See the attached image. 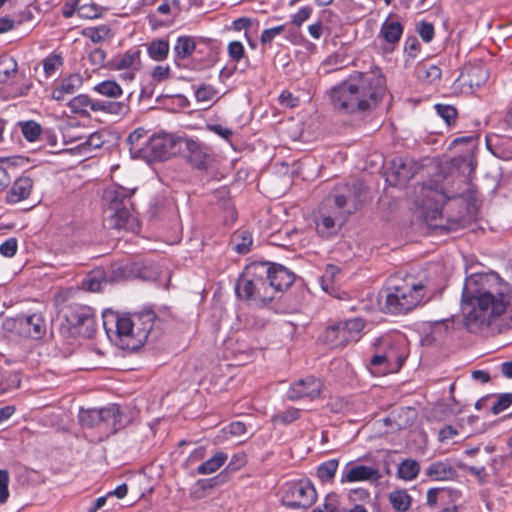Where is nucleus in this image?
<instances>
[{
  "label": "nucleus",
  "instance_id": "f257e3e1",
  "mask_svg": "<svg viewBox=\"0 0 512 512\" xmlns=\"http://www.w3.org/2000/svg\"><path fill=\"white\" fill-rule=\"evenodd\" d=\"M461 309L466 328L482 330L504 313L512 317V287L488 275H472L463 286Z\"/></svg>",
  "mask_w": 512,
  "mask_h": 512
},
{
  "label": "nucleus",
  "instance_id": "f03ea898",
  "mask_svg": "<svg viewBox=\"0 0 512 512\" xmlns=\"http://www.w3.org/2000/svg\"><path fill=\"white\" fill-rule=\"evenodd\" d=\"M386 93V81L380 72H355L330 90L336 111L346 115L372 111Z\"/></svg>",
  "mask_w": 512,
  "mask_h": 512
},
{
  "label": "nucleus",
  "instance_id": "7ed1b4c3",
  "mask_svg": "<svg viewBox=\"0 0 512 512\" xmlns=\"http://www.w3.org/2000/svg\"><path fill=\"white\" fill-rule=\"evenodd\" d=\"M162 321L152 310L119 315L108 313L103 316V326L108 338L121 349L136 351L149 338L156 340L160 336Z\"/></svg>",
  "mask_w": 512,
  "mask_h": 512
},
{
  "label": "nucleus",
  "instance_id": "20e7f679",
  "mask_svg": "<svg viewBox=\"0 0 512 512\" xmlns=\"http://www.w3.org/2000/svg\"><path fill=\"white\" fill-rule=\"evenodd\" d=\"M428 291L426 282L417 281L411 275H406L404 278L391 276L383 290L384 309L387 313L394 315L406 314L423 303Z\"/></svg>",
  "mask_w": 512,
  "mask_h": 512
},
{
  "label": "nucleus",
  "instance_id": "39448f33",
  "mask_svg": "<svg viewBox=\"0 0 512 512\" xmlns=\"http://www.w3.org/2000/svg\"><path fill=\"white\" fill-rule=\"evenodd\" d=\"M268 271L267 262L248 264L237 280L235 291L238 298L254 305L267 304L272 301Z\"/></svg>",
  "mask_w": 512,
  "mask_h": 512
},
{
  "label": "nucleus",
  "instance_id": "423d86ee",
  "mask_svg": "<svg viewBox=\"0 0 512 512\" xmlns=\"http://www.w3.org/2000/svg\"><path fill=\"white\" fill-rule=\"evenodd\" d=\"M132 190L112 185L104 191L103 201L109 228L129 229L134 221Z\"/></svg>",
  "mask_w": 512,
  "mask_h": 512
},
{
  "label": "nucleus",
  "instance_id": "0eeeda50",
  "mask_svg": "<svg viewBox=\"0 0 512 512\" xmlns=\"http://www.w3.org/2000/svg\"><path fill=\"white\" fill-rule=\"evenodd\" d=\"M132 93L121 101L97 100L86 94H79L67 102V106L74 114L86 117L90 112H103L120 117L126 116L130 112V98Z\"/></svg>",
  "mask_w": 512,
  "mask_h": 512
},
{
  "label": "nucleus",
  "instance_id": "6e6552de",
  "mask_svg": "<svg viewBox=\"0 0 512 512\" xmlns=\"http://www.w3.org/2000/svg\"><path fill=\"white\" fill-rule=\"evenodd\" d=\"M317 498L313 484L307 479L287 482L283 486L281 502L290 509H307Z\"/></svg>",
  "mask_w": 512,
  "mask_h": 512
},
{
  "label": "nucleus",
  "instance_id": "1a4fd4ad",
  "mask_svg": "<svg viewBox=\"0 0 512 512\" xmlns=\"http://www.w3.org/2000/svg\"><path fill=\"white\" fill-rule=\"evenodd\" d=\"M3 328L16 336L35 340L41 339L46 333L45 319L40 313L6 318Z\"/></svg>",
  "mask_w": 512,
  "mask_h": 512
},
{
  "label": "nucleus",
  "instance_id": "9d476101",
  "mask_svg": "<svg viewBox=\"0 0 512 512\" xmlns=\"http://www.w3.org/2000/svg\"><path fill=\"white\" fill-rule=\"evenodd\" d=\"M182 141L169 133L153 134L139 153L149 161H164L176 154V145Z\"/></svg>",
  "mask_w": 512,
  "mask_h": 512
},
{
  "label": "nucleus",
  "instance_id": "9b49d317",
  "mask_svg": "<svg viewBox=\"0 0 512 512\" xmlns=\"http://www.w3.org/2000/svg\"><path fill=\"white\" fill-rule=\"evenodd\" d=\"M364 326L361 318L339 321L326 329L325 341L333 347L345 346L360 338Z\"/></svg>",
  "mask_w": 512,
  "mask_h": 512
},
{
  "label": "nucleus",
  "instance_id": "f8f14e48",
  "mask_svg": "<svg viewBox=\"0 0 512 512\" xmlns=\"http://www.w3.org/2000/svg\"><path fill=\"white\" fill-rule=\"evenodd\" d=\"M373 346L383 349V353L391 367V371L399 370L407 358V349L402 339L389 336L377 338Z\"/></svg>",
  "mask_w": 512,
  "mask_h": 512
},
{
  "label": "nucleus",
  "instance_id": "ddd939ff",
  "mask_svg": "<svg viewBox=\"0 0 512 512\" xmlns=\"http://www.w3.org/2000/svg\"><path fill=\"white\" fill-rule=\"evenodd\" d=\"M323 383L319 378L307 376L293 382L287 392V397L291 401L301 399L314 400L321 397Z\"/></svg>",
  "mask_w": 512,
  "mask_h": 512
},
{
  "label": "nucleus",
  "instance_id": "4468645a",
  "mask_svg": "<svg viewBox=\"0 0 512 512\" xmlns=\"http://www.w3.org/2000/svg\"><path fill=\"white\" fill-rule=\"evenodd\" d=\"M420 165L410 157H395L392 159L389 167L388 178L393 185H405L412 179Z\"/></svg>",
  "mask_w": 512,
  "mask_h": 512
},
{
  "label": "nucleus",
  "instance_id": "2eb2a0df",
  "mask_svg": "<svg viewBox=\"0 0 512 512\" xmlns=\"http://www.w3.org/2000/svg\"><path fill=\"white\" fill-rule=\"evenodd\" d=\"M102 433L112 435L125 428L131 421L130 416L118 404L102 407Z\"/></svg>",
  "mask_w": 512,
  "mask_h": 512
},
{
  "label": "nucleus",
  "instance_id": "dca6fc26",
  "mask_svg": "<svg viewBox=\"0 0 512 512\" xmlns=\"http://www.w3.org/2000/svg\"><path fill=\"white\" fill-rule=\"evenodd\" d=\"M183 140L189 164L198 170H207L213 160L210 148L198 140L190 138Z\"/></svg>",
  "mask_w": 512,
  "mask_h": 512
},
{
  "label": "nucleus",
  "instance_id": "f3484780",
  "mask_svg": "<svg viewBox=\"0 0 512 512\" xmlns=\"http://www.w3.org/2000/svg\"><path fill=\"white\" fill-rule=\"evenodd\" d=\"M66 319L71 328L75 329V333L79 335L90 337L95 331V320L87 307L71 309Z\"/></svg>",
  "mask_w": 512,
  "mask_h": 512
},
{
  "label": "nucleus",
  "instance_id": "a211bd4d",
  "mask_svg": "<svg viewBox=\"0 0 512 512\" xmlns=\"http://www.w3.org/2000/svg\"><path fill=\"white\" fill-rule=\"evenodd\" d=\"M267 267L269 268L268 284L272 288V297L274 299L277 292H281L293 284L295 275L289 269L279 264L267 262Z\"/></svg>",
  "mask_w": 512,
  "mask_h": 512
},
{
  "label": "nucleus",
  "instance_id": "6ab92c4d",
  "mask_svg": "<svg viewBox=\"0 0 512 512\" xmlns=\"http://www.w3.org/2000/svg\"><path fill=\"white\" fill-rule=\"evenodd\" d=\"M403 25L396 20L391 19V15L382 23L378 38L386 44L385 51L391 52L395 45L400 41L403 34Z\"/></svg>",
  "mask_w": 512,
  "mask_h": 512
},
{
  "label": "nucleus",
  "instance_id": "aec40b11",
  "mask_svg": "<svg viewBox=\"0 0 512 512\" xmlns=\"http://www.w3.org/2000/svg\"><path fill=\"white\" fill-rule=\"evenodd\" d=\"M83 85V78L79 73H72L64 77L53 88L51 97L56 101H65L67 97L73 95Z\"/></svg>",
  "mask_w": 512,
  "mask_h": 512
},
{
  "label": "nucleus",
  "instance_id": "412c9836",
  "mask_svg": "<svg viewBox=\"0 0 512 512\" xmlns=\"http://www.w3.org/2000/svg\"><path fill=\"white\" fill-rule=\"evenodd\" d=\"M488 79V71L482 64L465 65L458 80L471 89L479 88Z\"/></svg>",
  "mask_w": 512,
  "mask_h": 512
},
{
  "label": "nucleus",
  "instance_id": "4be33fe9",
  "mask_svg": "<svg viewBox=\"0 0 512 512\" xmlns=\"http://www.w3.org/2000/svg\"><path fill=\"white\" fill-rule=\"evenodd\" d=\"M33 188V180L26 175L18 177L7 191L5 201L8 204H16L26 200Z\"/></svg>",
  "mask_w": 512,
  "mask_h": 512
},
{
  "label": "nucleus",
  "instance_id": "5701e85b",
  "mask_svg": "<svg viewBox=\"0 0 512 512\" xmlns=\"http://www.w3.org/2000/svg\"><path fill=\"white\" fill-rule=\"evenodd\" d=\"M379 477V471L376 468L358 465L349 467L347 465L342 473L341 482H357L366 481L371 479H377Z\"/></svg>",
  "mask_w": 512,
  "mask_h": 512
},
{
  "label": "nucleus",
  "instance_id": "b1692460",
  "mask_svg": "<svg viewBox=\"0 0 512 512\" xmlns=\"http://www.w3.org/2000/svg\"><path fill=\"white\" fill-rule=\"evenodd\" d=\"M362 189V183L361 182H355L352 185V189L349 190L348 195H335L334 196V204L338 209H343L345 207H348L347 213L351 214L355 210H357L358 205L360 203V192Z\"/></svg>",
  "mask_w": 512,
  "mask_h": 512
},
{
  "label": "nucleus",
  "instance_id": "393cba45",
  "mask_svg": "<svg viewBox=\"0 0 512 512\" xmlns=\"http://www.w3.org/2000/svg\"><path fill=\"white\" fill-rule=\"evenodd\" d=\"M140 64V51L128 50L117 55L111 61L110 67L115 70H138Z\"/></svg>",
  "mask_w": 512,
  "mask_h": 512
},
{
  "label": "nucleus",
  "instance_id": "a878e982",
  "mask_svg": "<svg viewBox=\"0 0 512 512\" xmlns=\"http://www.w3.org/2000/svg\"><path fill=\"white\" fill-rule=\"evenodd\" d=\"M425 475L433 481H446L453 479L456 471L449 463L436 461L426 468Z\"/></svg>",
  "mask_w": 512,
  "mask_h": 512
},
{
  "label": "nucleus",
  "instance_id": "bb28decb",
  "mask_svg": "<svg viewBox=\"0 0 512 512\" xmlns=\"http://www.w3.org/2000/svg\"><path fill=\"white\" fill-rule=\"evenodd\" d=\"M459 496V492L451 488H430L426 496L427 505L430 507L437 504L444 505L448 500L456 501Z\"/></svg>",
  "mask_w": 512,
  "mask_h": 512
},
{
  "label": "nucleus",
  "instance_id": "cd10ccee",
  "mask_svg": "<svg viewBox=\"0 0 512 512\" xmlns=\"http://www.w3.org/2000/svg\"><path fill=\"white\" fill-rule=\"evenodd\" d=\"M252 243V234L246 229H239L232 234L229 245L233 251L246 254L250 251Z\"/></svg>",
  "mask_w": 512,
  "mask_h": 512
},
{
  "label": "nucleus",
  "instance_id": "c85d7f7f",
  "mask_svg": "<svg viewBox=\"0 0 512 512\" xmlns=\"http://www.w3.org/2000/svg\"><path fill=\"white\" fill-rule=\"evenodd\" d=\"M78 418L82 427L97 428L102 432V408L80 409Z\"/></svg>",
  "mask_w": 512,
  "mask_h": 512
},
{
  "label": "nucleus",
  "instance_id": "c756f323",
  "mask_svg": "<svg viewBox=\"0 0 512 512\" xmlns=\"http://www.w3.org/2000/svg\"><path fill=\"white\" fill-rule=\"evenodd\" d=\"M442 210L438 207L425 211L424 220L431 228L442 229L446 232L456 230L459 223L453 221L452 223L445 225L442 223Z\"/></svg>",
  "mask_w": 512,
  "mask_h": 512
},
{
  "label": "nucleus",
  "instance_id": "7c9ffc66",
  "mask_svg": "<svg viewBox=\"0 0 512 512\" xmlns=\"http://www.w3.org/2000/svg\"><path fill=\"white\" fill-rule=\"evenodd\" d=\"M93 90L112 101H117L116 99L121 98L123 95L121 86L114 80L102 81L95 85Z\"/></svg>",
  "mask_w": 512,
  "mask_h": 512
},
{
  "label": "nucleus",
  "instance_id": "2f4dec72",
  "mask_svg": "<svg viewBox=\"0 0 512 512\" xmlns=\"http://www.w3.org/2000/svg\"><path fill=\"white\" fill-rule=\"evenodd\" d=\"M20 383L21 378L17 371L0 366V394L18 388Z\"/></svg>",
  "mask_w": 512,
  "mask_h": 512
},
{
  "label": "nucleus",
  "instance_id": "473e14b6",
  "mask_svg": "<svg viewBox=\"0 0 512 512\" xmlns=\"http://www.w3.org/2000/svg\"><path fill=\"white\" fill-rule=\"evenodd\" d=\"M81 33L84 37L90 39L95 44L102 43L113 37L112 30L108 25L86 27Z\"/></svg>",
  "mask_w": 512,
  "mask_h": 512
},
{
  "label": "nucleus",
  "instance_id": "72a5a7b5",
  "mask_svg": "<svg viewBox=\"0 0 512 512\" xmlns=\"http://www.w3.org/2000/svg\"><path fill=\"white\" fill-rule=\"evenodd\" d=\"M227 459V454L219 451L213 457L201 463L197 467V473L200 475L212 474L222 467Z\"/></svg>",
  "mask_w": 512,
  "mask_h": 512
},
{
  "label": "nucleus",
  "instance_id": "f704fd0d",
  "mask_svg": "<svg viewBox=\"0 0 512 512\" xmlns=\"http://www.w3.org/2000/svg\"><path fill=\"white\" fill-rule=\"evenodd\" d=\"M196 43L191 36H180L174 46V53L177 58L186 59L195 51Z\"/></svg>",
  "mask_w": 512,
  "mask_h": 512
},
{
  "label": "nucleus",
  "instance_id": "c9c22d12",
  "mask_svg": "<svg viewBox=\"0 0 512 512\" xmlns=\"http://www.w3.org/2000/svg\"><path fill=\"white\" fill-rule=\"evenodd\" d=\"M420 471V464L414 459H405L398 466V476L403 480L415 479Z\"/></svg>",
  "mask_w": 512,
  "mask_h": 512
},
{
  "label": "nucleus",
  "instance_id": "e433bc0d",
  "mask_svg": "<svg viewBox=\"0 0 512 512\" xmlns=\"http://www.w3.org/2000/svg\"><path fill=\"white\" fill-rule=\"evenodd\" d=\"M169 42L163 39L153 40L148 46V54L155 61H162L169 53Z\"/></svg>",
  "mask_w": 512,
  "mask_h": 512
},
{
  "label": "nucleus",
  "instance_id": "4c0bfd02",
  "mask_svg": "<svg viewBox=\"0 0 512 512\" xmlns=\"http://www.w3.org/2000/svg\"><path fill=\"white\" fill-rule=\"evenodd\" d=\"M15 168V162L10 157H0V192L4 191L11 183V171Z\"/></svg>",
  "mask_w": 512,
  "mask_h": 512
},
{
  "label": "nucleus",
  "instance_id": "58836bf2",
  "mask_svg": "<svg viewBox=\"0 0 512 512\" xmlns=\"http://www.w3.org/2000/svg\"><path fill=\"white\" fill-rule=\"evenodd\" d=\"M389 501L393 507L398 512H405L409 509L411 505V497L404 490H396L390 493Z\"/></svg>",
  "mask_w": 512,
  "mask_h": 512
},
{
  "label": "nucleus",
  "instance_id": "ea45409f",
  "mask_svg": "<svg viewBox=\"0 0 512 512\" xmlns=\"http://www.w3.org/2000/svg\"><path fill=\"white\" fill-rule=\"evenodd\" d=\"M339 461L337 459H330L321 463L317 468V476L321 482H331L338 469Z\"/></svg>",
  "mask_w": 512,
  "mask_h": 512
},
{
  "label": "nucleus",
  "instance_id": "a19ab883",
  "mask_svg": "<svg viewBox=\"0 0 512 512\" xmlns=\"http://www.w3.org/2000/svg\"><path fill=\"white\" fill-rule=\"evenodd\" d=\"M441 69L434 64H421L418 68L419 78L425 80L428 83H434L441 79Z\"/></svg>",
  "mask_w": 512,
  "mask_h": 512
},
{
  "label": "nucleus",
  "instance_id": "79ce46f5",
  "mask_svg": "<svg viewBox=\"0 0 512 512\" xmlns=\"http://www.w3.org/2000/svg\"><path fill=\"white\" fill-rule=\"evenodd\" d=\"M376 348L377 352L372 356L369 363L372 373L382 374L387 371H391V367L388 365V361L386 360L383 351H381V348Z\"/></svg>",
  "mask_w": 512,
  "mask_h": 512
},
{
  "label": "nucleus",
  "instance_id": "37998d69",
  "mask_svg": "<svg viewBox=\"0 0 512 512\" xmlns=\"http://www.w3.org/2000/svg\"><path fill=\"white\" fill-rule=\"evenodd\" d=\"M19 126L24 138L29 142L36 141L42 131L40 124L33 120L20 122Z\"/></svg>",
  "mask_w": 512,
  "mask_h": 512
},
{
  "label": "nucleus",
  "instance_id": "c03bdc74",
  "mask_svg": "<svg viewBox=\"0 0 512 512\" xmlns=\"http://www.w3.org/2000/svg\"><path fill=\"white\" fill-rule=\"evenodd\" d=\"M239 319L244 323V326L247 329L251 330H261L266 325L265 319L255 313L243 314L239 317Z\"/></svg>",
  "mask_w": 512,
  "mask_h": 512
},
{
  "label": "nucleus",
  "instance_id": "a18cd8bd",
  "mask_svg": "<svg viewBox=\"0 0 512 512\" xmlns=\"http://www.w3.org/2000/svg\"><path fill=\"white\" fill-rule=\"evenodd\" d=\"M437 114L446 122L447 125L455 123L457 118V110L454 106L446 104H436L434 106Z\"/></svg>",
  "mask_w": 512,
  "mask_h": 512
},
{
  "label": "nucleus",
  "instance_id": "49530a36",
  "mask_svg": "<svg viewBox=\"0 0 512 512\" xmlns=\"http://www.w3.org/2000/svg\"><path fill=\"white\" fill-rule=\"evenodd\" d=\"M318 233L323 237H328L335 231V219L331 216H321L316 222Z\"/></svg>",
  "mask_w": 512,
  "mask_h": 512
},
{
  "label": "nucleus",
  "instance_id": "de8ad7c7",
  "mask_svg": "<svg viewBox=\"0 0 512 512\" xmlns=\"http://www.w3.org/2000/svg\"><path fill=\"white\" fill-rule=\"evenodd\" d=\"M420 43L415 36H409L404 43L405 62L414 60L420 51Z\"/></svg>",
  "mask_w": 512,
  "mask_h": 512
},
{
  "label": "nucleus",
  "instance_id": "09e8293b",
  "mask_svg": "<svg viewBox=\"0 0 512 512\" xmlns=\"http://www.w3.org/2000/svg\"><path fill=\"white\" fill-rule=\"evenodd\" d=\"M300 417V410L294 407H289L286 410L279 412L273 417V421L282 424H290Z\"/></svg>",
  "mask_w": 512,
  "mask_h": 512
},
{
  "label": "nucleus",
  "instance_id": "8fccbe9b",
  "mask_svg": "<svg viewBox=\"0 0 512 512\" xmlns=\"http://www.w3.org/2000/svg\"><path fill=\"white\" fill-rule=\"evenodd\" d=\"M77 14L83 19H95L100 17L101 8L96 4H83L77 8Z\"/></svg>",
  "mask_w": 512,
  "mask_h": 512
},
{
  "label": "nucleus",
  "instance_id": "3c124183",
  "mask_svg": "<svg viewBox=\"0 0 512 512\" xmlns=\"http://www.w3.org/2000/svg\"><path fill=\"white\" fill-rule=\"evenodd\" d=\"M217 90L208 84H202L195 90V98L198 102H208L214 98Z\"/></svg>",
  "mask_w": 512,
  "mask_h": 512
},
{
  "label": "nucleus",
  "instance_id": "603ef678",
  "mask_svg": "<svg viewBox=\"0 0 512 512\" xmlns=\"http://www.w3.org/2000/svg\"><path fill=\"white\" fill-rule=\"evenodd\" d=\"M106 60V52L101 48H94L88 54V61L93 70H98L104 66Z\"/></svg>",
  "mask_w": 512,
  "mask_h": 512
},
{
  "label": "nucleus",
  "instance_id": "864d4df0",
  "mask_svg": "<svg viewBox=\"0 0 512 512\" xmlns=\"http://www.w3.org/2000/svg\"><path fill=\"white\" fill-rule=\"evenodd\" d=\"M512 405V393H502L498 395L496 403L492 406L491 411L494 415H498Z\"/></svg>",
  "mask_w": 512,
  "mask_h": 512
},
{
  "label": "nucleus",
  "instance_id": "5fc2aeb1",
  "mask_svg": "<svg viewBox=\"0 0 512 512\" xmlns=\"http://www.w3.org/2000/svg\"><path fill=\"white\" fill-rule=\"evenodd\" d=\"M62 65L59 55L52 54L43 60V69L47 77H50Z\"/></svg>",
  "mask_w": 512,
  "mask_h": 512
},
{
  "label": "nucleus",
  "instance_id": "6e6d98bb",
  "mask_svg": "<svg viewBox=\"0 0 512 512\" xmlns=\"http://www.w3.org/2000/svg\"><path fill=\"white\" fill-rule=\"evenodd\" d=\"M228 55L234 62H239L245 56V48L240 41H231L227 47Z\"/></svg>",
  "mask_w": 512,
  "mask_h": 512
},
{
  "label": "nucleus",
  "instance_id": "4d7b16f0",
  "mask_svg": "<svg viewBox=\"0 0 512 512\" xmlns=\"http://www.w3.org/2000/svg\"><path fill=\"white\" fill-rule=\"evenodd\" d=\"M145 134V129L137 128L128 136V142L131 144V150L139 152V149L145 146L146 141L143 143L140 142L144 138Z\"/></svg>",
  "mask_w": 512,
  "mask_h": 512
},
{
  "label": "nucleus",
  "instance_id": "13d9d810",
  "mask_svg": "<svg viewBox=\"0 0 512 512\" xmlns=\"http://www.w3.org/2000/svg\"><path fill=\"white\" fill-rule=\"evenodd\" d=\"M417 32L419 33L422 40L426 43H429L434 38V26L426 21H421L417 24L416 27Z\"/></svg>",
  "mask_w": 512,
  "mask_h": 512
},
{
  "label": "nucleus",
  "instance_id": "bf43d9fd",
  "mask_svg": "<svg viewBox=\"0 0 512 512\" xmlns=\"http://www.w3.org/2000/svg\"><path fill=\"white\" fill-rule=\"evenodd\" d=\"M337 502V496L335 494H329L326 496L323 505L314 509L313 512H341L337 506Z\"/></svg>",
  "mask_w": 512,
  "mask_h": 512
},
{
  "label": "nucleus",
  "instance_id": "052dcab7",
  "mask_svg": "<svg viewBox=\"0 0 512 512\" xmlns=\"http://www.w3.org/2000/svg\"><path fill=\"white\" fill-rule=\"evenodd\" d=\"M207 130L213 132L226 141H230L233 136V131L221 124H207Z\"/></svg>",
  "mask_w": 512,
  "mask_h": 512
},
{
  "label": "nucleus",
  "instance_id": "680f3d73",
  "mask_svg": "<svg viewBox=\"0 0 512 512\" xmlns=\"http://www.w3.org/2000/svg\"><path fill=\"white\" fill-rule=\"evenodd\" d=\"M313 12L312 7L304 6L298 10L296 14L292 16V23L296 27H300L306 20L309 19Z\"/></svg>",
  "mask_w": 512,
  "mask_h": 512
},
{
  "label": "nucleus",
  "instance_id": "e2e57ef3",
  "mask_svg": "<svg viewBox=\"0 0 512 512\" xmlns=\"http://www.w3.org/2000/svg\"><path fill=\"white\" fill-rule=\"evenodd\" d=\"M17 252V240L9 238L0 245V254L5 257H12Z\"/></svg>",
  "mask_w": 512,
  "mask_h": 512
},
{
  "label": "nucleus",
  "instance_id": "0e129e2a",
  "mask_svg": "<svg viewBox=\"0 0 512 512\" xmlns=\"http://www.w3.org/2000/svg\"><path fill=\"white\" fill-rule=\"evenodd\" d=\"M285 30V25H279L273 28L265 29L260 37L263 44L270 43L277 35L281 34Z\"/></svg>",
  "mask_w": 512,
  "mask_h": 512
},
{
  "label": "nucleus",
  "instance_id": "69168bd1",
  "mask_svg": "<svg viewBox=\"0 0 512 512\" xmlns=\"http://www.w3.org/2000/svg\"><path fill=\"white\" fill-rule=\"evenodd\" d=\"M9 475L6 470L0 469V503L6 502L9 491H8Z\"/></svg>",
  "mask_w": 512,
  "mask_h": 512
},
{
  "label": "nucleus",
  "instance_id": "338daca9",
  "mask_svg": "<svg viewBox=\"0 0 512 512\" xmlns=\"http://www.w3.org/2000/svg\"><path fill=\"white\" fill-rule=\"evenodd\" d=\"M17 70V62L13 58H5L0 60V75L9 77L11 73Z\"/></svg>",
  "mask_w": 512,
  "mask_h": 512
},
{
  "label": "nucleus",
  "instance_id": "774afa93",
  "mask_svg": "<svg viewBox=\"0 0 512 512\" xmlns=\"http://www.w3.org/2000/svg\"><path fill=\"white\" fill-rule=\"evenodd\" d=\"M151 77L156 82H162V81L167 80L168 78H170L169 66L157 65L152 70Z\"/></svg>",
  "mask_w": 512,
  "mask_h": 512
}]
</instances>
